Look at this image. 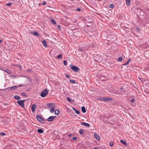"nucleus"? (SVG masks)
<instances>
[{
  "label": "nucleus",
  "mask_w": 149,
  "mask_h": 149,
  "mask_svg": "<svg viewBox=\"0 0 149 149\" xmlns=\"http://www.w3.org/2000/svg\"><path fill=\"white\" fill-rule=\"evenodd\" d=\"M31 33L32 34H33V35H34V36H39L38 33L37 32H36V31L34 32H32Z\"/></svg>",
  "instance_id": "17"
},
{
  "label": "nucleus",
  "mask_w": 149,
  "mask_h": 149,
  "mask_svg": "<svg viewBox=\"0 0 149 149\" xmlns=\"http://www.w3.org/2000/svg\"><path fill=\"white\" fill-rule=\"evenodd\" d=\"M94 149H98V148L95 147Z\"/></svg>",
  "instance_id": "50"
},
{
  "label": "nucleus",
  "mask_w": 149,
  "mask_h": 149,
  "mask_svg": "<svg viewBox=\"0 0 149 149\" xmlns=\"http://www.w3.org/2000/svg\"><path fill=\"white\" fill-rule=\"evenodd\" d=\"M98 100L100 101H110L112 100V99L109 97H100L98 98Z\"/></svg>",
  "instance_id": "4"
},
{
  "label": "nucleus",
  "mask_w": 149,
  "mask_h": 149,
  "mask_svg": "<svg viewBox=\"0 0 149 149\" xmlns=\"http://www.w3.org/2000/svg\"><path fill=\"white\" fill-rule=\"evenodd\" d=\"M10 87L7 88H6L5 90H6H6H7L8 91H9L10 90H15L17 89V86H12L10 87Z\"/></svg>",
  "instance_id": "6"
},
{
  "label": "nucleus",
  "mask_w": 149,
  "mask_h": 149,
  "mask_svg": "<svg viewBox=\"0 0 149 149\" xmlns=\"http://www.w3.org/2000/svg\"><path fill=\"white\" fill-rule=\"evenodd\" d=\"M113 7L114 5L113 4H111L109 5V7L110 8H113Z\"/></svg>",
  "instance_id": "28"
},
{
  "label": "nucleus",
  "mask_w": 149,
  "mask_h": 149,
  "mask_svg": "<svg viewBox=\"0 0 149 149\" xmlns=\"http://www.w3.org/2000/svg\"><path fill=\"white\" fill-rule=\"evenodd\" d=\"M120 142L125 145H127V143L126 141L124 139H121L120 140Z\"/></svg>",
  "instance_id": "11"
},
{
  "label": "nucleus",
  "mask_w": 149,
  "mask_h": 149,
  "mask_svg": "<svg viewBox=\"0 0 149 149\" xmlns=\"http://www.w3.org/2000/svg\"><path fill=\"white\" fill-rule=\"evenodd\" d=\"M54 107H52L51 109H50V111L51 113H53L54 112Z\"/></svg>",
  "instance_id": "24"
},
{
  "label": "nucleus",
  "mask_w": 149,
  "mask_h": 149,
  "mask_svg": "<svg viewBox=\"0 0 149 149\" xmlns=\"http://www.w3.org/2000/svg\"><path fill=\"white\" fill-rule=\"evenodd\" d=\"M11 5V3H7V6H10Z\"/></svg>",
  "instance_id": "41"
},
{
  "label": "nucleus",
  "mask_w": 149,
  "mask_h": 149,
  "mask_svg": "<svg viewBox=\"0 0 149 149\" xmlns=\"http://www.w3.org/2000/svg\"><path fill=\"white\" fill-rule=\"evenodd\" d=\"M65 77L68 79L70 78V77L68 74H65Z\"/></svg>",
  "instance_id": "32"
},
{
  "label": "nucleus",
  "mask_w": 149,
  "mask_h": 149,
  "mask_svg": "<svg viewBox=\"0 0 149 149\" xmlns=\"http://www.w3.org/2000/svg\"><path fill=\"white\" fill-rule=\"evenodd\" d=\"M60 113V112L58 110H56L55 111V114L58 115Z\"/></svg>",
  "instance_id": "22"
},
{
  "label": "nucleus",
  "mask_w": 149,
  "mask_h": 149,
  "mask_svg": "<svg viewBox=\"0 0 149 149\" xmlns=\"http://www.w3.org/2000/svg\"><path fill=\"white\" fill-rule=\"evenodd\" d=\"M51 21L54 24H56V22L55 21V20L54 19H52L51 20Z\"/></svg>",
  "instance_id": "26"
},
{
  "label": "nucleus",
  "mask_w": 149,
  "mask_h": 149,
  "mask_svg": "<svg viewBox=\"0 0 149 149\" xmlns=\"http://www.w3.org/2000/svg\"><path fill=\"white\" fill-rule=\"evenodd\" d=\"M123 88H120V89H119L118 90V92H119L120 94H122L123 93H124V92H122V91L123 90Z\"/></svg>",
  "instance_id": "12"
},
{
  "label": "nucleus",
  "mask_w": 149,
  "mask_h": 149,
  "mask_svg": "<svg viewBox=\"0 0 149 149\" xmlns=\"http://www.w3.org/2000/svg\"><path fill=\"white\" fill-rule=\"evenodd\" d=\"M23 86V84H21L17 86V87H22V86Z\"/></svg>",
  "instance_id": "36"
},
{
  "label": "nucleus",
  "mask_w": 149,
  "mask_h": 149,
  "mask_svg": "<svg viewBox=\"0 0 149 149\" xmlns=\"http://www.w3.org/2000/svg\"><path fill=\"white\" fill-rule=\"evenodd\" d=\"M135 99H131V102H134L135 101Z\"/></svg>",
  "instance_id": "40"
},
{
  "label": "nucleus",
  "mask_w": 149,
  "mask_h": 149,
  "mask_svg": "<svg viewBox=\"0 0 149 149\" xmlns=\"http://www.w3.org/2000/svg\"><path fill=\"white\" fill-rule=\"evenodd\" d=\"M36 118L38 120L42 123H43L45 120L43 119L40 116L36 115Z\"/></svg>",
  "instance_id": "5"
},
{
  "label": "nucleus",
  "mask_w": 149,
  "mask_h": 149,
  "mask_svg": "<svg viewBox=\"0 0 149 149\" xmlns=\"http://www.w3.org/2000/svg\"><path fill=\"white\" fill-rule=\"evenodd\" d=\"M78 50L79 52H82L83 51V49H78Z\"/></svg>",
  "instance_id": "37"
},
{
  "label": "nucleus",
  "mask_w": 149,
  "mask_h": 149,
  "mask_svg": "<svg viewBox=\"0 0 149 149\" xmlns=\"http://www.w3.org/2000/svg\"><path fill=\"white\" fill-rule=\"evenodd\" d=\"M67 100L70 102H71V99H70L69 97H68L67 99Z\"/></svg>",
  "instance_id": "35"
},
{
  "label": "nucleus",
  "mask_w": 149,
  "mask_h": 149,
  "mask_svg": "<svg viewBox=\"0 0 149 149\" xmlns=\"http://www.w3.org/2000/svg\"><path fill=\"white\" fill-rule=\"evenodd\" d=\"M0 134L2 136H5L6 135V134L4 132H1L0 133Z\"/></svg>",
  "instance_id": "34"
},
{
  "label": "nucleus",
  "mask_w": 149,
  "mask_h": 149,
  "mask_svg": "<svg viewBox=\"0 0 149 149\" xmlns=\"http://www.w3.org/2000/svg\"><path fill=\"white\" fill-rule=\"evenodd\" d=\"M71 69H72V70H73L74 71L77 72L78 71H79L80 70L79 68L77 67L76 66H73L72 65V66L71 67Z\"/></svg>",
  "instance_id": "3"
},
{
  "label": "nucleus",
  "mask_w": 149,
  "mask_h": 149,
  "mask_svg": "<svg viewBox=\"0 0 149 149\" xmlns=\"http://www.w3.org/2000/svg\"><path fill=\"white\" fill-rule=\"evenodd\" d=\"M130 1H131V0H126V5L127 6H128L130 5Z\"/></svg>",
  "instance_id": "18"
},
{
  "label": "nucleus",
  "mask_w": 149,
  "mask_h": 149,
  "mask_svg": "<svg viewBox=\"0 0 149 149\" xmlns=\"http://www.w3.org/2000/svg\"><path fill=\"white\" fill-rule=\"evenodd\" d=\"M56 117V116H52L49 117L47 119V120H47L49 122H51L53 121L54 119Z\"/></svg>",
  "instance_id": "7"
},
{
  "label": "nucleus",
  "mask_w": 149,
  "mask_h": 149,
  "mask_svg": "<svg viewBox=\"0 0 149 149\" xmlns=\"http://www.w3.org/2000/svg\"><path fill=\"white\" fill-rule=\"evenodd\" d=\"M122 60H123V58L122 57H119L118 58V61H121Z\"/></svg>",
  "instance_id": "27"
},
{
  "label": "nucleus",
  "mask_w": 149,
  "mask_h": 149,
  "mask_svg": "<svg viewBox=\"0 0 149 149\" xmlns=\"http://www.w3.org/2000/svg\"><path fill=\"white\" fill-rule=\"evenodd\" d=\"M42 43L44 47H46L47 46V42L45 40H43L42 41Z\"/></svg>",
  "instance_id": "13"
},
{
  "label": "nucleus",
  "mask_w": 149,
  "mask_h": 149,
  "mask_svg": "<svg viewBox=\"0 0 149 149\" xmlns=\"http://www.w3.org/2000/svg\"><path fill=\"white\" fill-rule=\"evenodd\" d=\"M131 61V58H130L128 59V60L127 61V62H128V63L130 62Z\"/></svg>",
  "instance_id": "38"
},
{
  "label": "nucleus",
  "mask_w": 149,
  "mask_h": 149,
  "mask_svg": "<svg viewBox=\"0 0 149 149\" xmlns=\"http://www.w3.org/2000/svg\"><path fill=\"white\" fill-rule=\"evenodd\" d=\"M72 139H73L74 140H77V138L76 137H73V138H72Z\"/></svg>",
  "instance_id": "43"
},
{
  "label": "nucleus",
  "mask_w": 149,
  "mask_h": 149,
  "mask_svg": "<svg viewBox=\"0 0 149 149\" xmlns=\"http://www.w3.org/2000/svg\"><path fill=\"white\" fill-rule=\"evenodd\" d=\"M48 94V91L47 89H44L40 93V96L42 97H46Z\"/></svg>",
  "instance_id": "1"
},
{
  "label": "nucleus",
  "mask_w": 149,
  "mask_h": 149,
  "mask_svg": "<svg viewBox=\"0 0 149 149\" xmlns=\"http://www.w3.org/2000/svg\"><path fill=\"white\" fill-rule=\"evenodd\" d=\"M81 110L82 111L83 113H85L86 112V111L85 109V107L84 106H82L81 107Z\"/></svg>",
  "instance_id": "15"
},
{
  "label": "nucleus",
  "mask_w": 149,
  "mask_h": 149,
  "mask_svg": "<svg viewBox=\"0 0 149 149\" xmlns=\"http://www.w3.org/2000/svg\"><path fill=\"white\" fill-rule=\"evenodd\" d=\"M64 65H67V61L66 60H64L63 61Z\"/></svg>",
  "instance_id": "29"
},
{
  "label": "nucleus",
  "mask_w": 149,
  "mask_h": 149,
  "mask_svg": "<svg viewBox=\"0 0 149 149\" xmlns=\"http://www.w3.org/2000/svg\"><path fill=\"white\" fill-rule=\"evenodd\" d=\"M139 79H141V78H139Z\"/></svg>",
  "instance_id": "52"
},
{
  "label": "nucleus",
  "mask_w": 149,
  "mask_h": 149,
  "mask_svg": "<svg viewBox=\"0 0 149 149\" xmlns=\"http://www.w3.org/2000/svg\"><path fill=\"white\" fill-rule=\"evenodd\" d=\"M37 131L39 133H42L44 131L41 129H39L37 130Z\"/></svg>",
  "instance_id": "16"
},
{
  "label": "nucleus",
  "mask_w": 149,
  "mask_h": 149,
  "mask_svg": "<svg viewBox=\"0 0 149 149\" xmlns=\"http://www.w3.org/2000/svg\"><path fill=\"white\" fill-rule=\"evenodd\" d=\"M0 42L1 43L2 42V40H0Z\"/></svg>",
  "instance_id": "48"
},
{
  "label": "nucleus",
  "mask_w": 149,
  "mask_h": 149,
  "mask_svg": "<svg viewBox=\"0 0 149 149\" xmlns=\"http://www.w3.org/2000/svg\"><path fill=\"white\" fill-rule=\"evenodd\" d=\"M148 133L149 134V132H148Z\"/></svg>",
  "instance_id": "53"
},
{
  "label": "nucleus",
  "mask_w": 149,
  "mask_h": 149,
  "mask_svg": "<svg viewBox=\"0 0 149 149\" xmlns=\"http://www.w3.org/2000/svg\"><path fill=\"white\" fill-rule=\"evenodd\" d=\"M72 109L76 113L78 114H79V112L77 109L74 108H73Z\"/></svg>",
  "instance_id": "14"
},
{
  "label": "nucleus",
  "mask_w": 149,
  "mask_h": 149,
  "mask_svg": "<svg viewBox=\"0 0 149 149\" xmlns=\"http://www.w3.org/2000/svg\"><path fill=\"white\" fill-rule=\"evenodd\" d=\"M77 10L78 11H79L81 10V9L79 8H77Z\"/></svg>",
  "instance_id": "44"
},
{
  "label": "nucleus",
  "mask_w": 149,
  "mask_h": 149,
  "mask_svg": "<svg viewBox=\"0 0 149 149\" xmlns=\"http://www.w3.org/2000/svg\"><path fill=\"white\" fill-rule=\"evenodd\" d=\"M74 0H71V1H74Z\"/></svg>",
  "instance_id": "51"
},
{
  "label": "nucleus",
  "mask_w": 149,
  "mask_h": 149,
  "mask_svg": "<svg viewBox=\"0 0 149 149\" xmlns=\"http://www.w3.org/2000/svg\"><path fill=\"white\" fill-rule=\"evenodd\" d=\"M25 100H18L17 102L19 105L22 107L23 108L24 107V102Z\"/></svg>",
  "instance_id": "2"
},
{
  "label": "nucleus",
  "mask_w": 149,
  "mask_h": 149,
  "mask_svg": "<svg viewBox=\"0 0 149 149\" xmlns=\"http://www.w3.org/2000/svg\"><path fill=\"white\" fill-rule=\"evenodd\" d=\"M14 98L16 100H18L20 99V97L19 96L15 95L14 97Z\"/></svg>",
  "instance_id": "21"
},
{
  "label": "nucleus",
  "mask_w": 149,
  "mask_h": 149,
  "mask_svg": "<svg viewBox=\"0 0 149 149\" xmlns=\"http://www.w3.org/2000/svg\"><path fill=\"white\" fill-rule=\"evenodd\" d=\"M53 103H48L47 104V106L48 107H51V106H53Z\"/></svg>",
  "instance_id": "19"
},
{
  "label": "nucleus",
  "mask_w": 149,
  "mask_h": 149,
  "mask_svg": "<svg viewBox=\"0 0 149 149\" xmlns=\"http://www.w3.org/2000/svg\"><path fill=\"white\" fill-rule=\"evenodd\" d=\"M4 105L6 106V105H7L8 104L6 103H4Z\"/></svg>",
  "instance_id": "46"
},
{
  "label": "nucleus",
  "mask_w": 149,
  "mask_h": 149,
  "mask_svg": "<svg viewBox=\"0 0 149 149\" xmlns=\"http://www.w3.org/2000/svg\"><path fill=\"white\" fill-rule=\"evenodd\" d=\"M81 124L82 125H83L85 126L89 127L90 126V125L89 124L85 122H81Z\"/></svg>",
  "instance_id": "10"
},
{
  "label": "nucleus",
  "mask_w": 149,
  "mask_h": 149,
  "mask_svg": "<svg viewBox=\"0 0 149 149\" xmlns=\"http://www.w3.org/2000/svg\"><path fill=\"white\" fill-rule=\"evenodd\" d=\"M69 81L70 83L73 84H75L76 83L75 81L74 80L70 79Z\"/></svg>",
  "instance_id": "20"
},
{
  "label": "nucleus",
  "mask_w": 149,
  "mask_h": 149,
  "mask_svg": "<svg viewBox=\"0 0 149 149\" xmlns=\"http://www.w3.org/2000/svg\"><path fill=\"white\" fill-rule=\"evenodd\" d=\"M8 70H5V71L7 73H8V72H7V71Z\"/></svg>",
  "instance_id": "49"
},
{
  "label": "nucleus",
  "mask_w": 149,
  "mask_h": 149,
  "mask_svg": "<svg viewBox=\"0 0 149 149\" xmlns=\"http://www.w3.org/2000/svg\"><path fill=\"white\" fill-rule=\"evenodd\" d=\"M61 56L62 55L61 54H60L58 56L57 58L58 59L59 58L61 57Z\"/></svg>",
  "instance_id": "33"
},
{
  "label": "nucleus",
  "mask_w": 149,
  "mask_h": 149,
  "mask_svg": "<svg viewBox=\"0 0 149 149\" xmlns=\"http://www.w3.org/2000/svg\"><path fill=\"white\" fill-rule=\"evenodd\" d=\"M136 30L137 31L139 32H140L141 31L139 27H137L136 28Z\"/></svg>",
  "instance_id": "31"
},
{
  "label": "nucleus",
  "mask_w": 149,
  "mask_h": 149,
  "mask_svg": "<svg viewBox=\"0 0 149 149\" xmlns=\"http://www.w3.org/2000/svg\"><path fill=\"white\" fill-rule=\"evenodd\" d=\"M21 95L25 97H27V94L24 93H21Z\"/></svg>",
  "instance_id": "25"
},
{
  "label": "nucleus",
  "mask_w": 149,
  "mask_h": 149,
  "mask_svg": "<svg viewBox=\"0 0 149 149\" xmlns=\"http://www.w3.org/2000/svg\"><path fill=\"white\" fill-rule=\"evenodd\" d=\"M58 28H60V29H61V27H60V26H59V25H58Z\"/></svg>",
  "instance_id": "47"
},
{
  "label": "nucleus",
  "mask_w": 149,
  "mask_h": 149,
  "mask_svg": "<svg viewBox=\"0 0 149 149\" xmlns=\"http://www.w3.org/2000/svg\"><path fill=\"white\" fill-rule=\"evenodd\" d=\"M42 4L43 5H45L46 4V2L45 1H44L43 2H42Z\"/></svg>",
  "instance_id": "39"
},
{
  "label": "nucleus",
  "mask_w": 149,
  "mask_h": 149,
  "mask_svg": "<svg viewBox=\"0 0 149 149\" xmlns=\"http://www.w3.org/2000/svg\"><path fill=\"white\" fill-rule=\"evenodd\" d=\"M83 129H81L79 130V132L80 134H82L84 133Z\"/></svg>",
  "instance_id": "23"
},
{
  "label": "nucleus",
  "mask_w": 149,
  "mask_h": 149,
  "mask_svg": "<svg viewBox=\"0 0 149 149\" xmlns=\"http://www.w3.org/2000/svg\"><path fill=\"white\" fill-rule=\"evenodd\" d=\"M128 64H129V63L128 62H127V63H125L123 64V65H124V66H125L126 65H127Z\"/></svg>",
  "instance_id": "42"
},
{
  "label": "nucleus",
  "mask_w": 149,
  "mask_h": 149,
  "mask_svg": "<svg viewBox=\"0 0 149 149\" xmlns=\"http://www.w3.org/2000/svg\"><path fill=\"white\" fill-rule=\"evenodd\" d=\"M72 135H71V134H69L68 135V136H69V137H70Z\"/></svg>",
  "instance_id": "45"
},
{
  "label": "nucleus",
  "mask_w": 149,
  "mask_h": 149,
  "mask_svg": "<svg viewBox=\"0 0 149 149\" xmlns=\"http://www.w3.org/2000/svg\"><path fill=\"white\" fill-rule=\"evenodd\" d=\"M109 144L110 146L111 147L113 145V143L111 142H109Z\"/></svg>",
  "instance_id": "30"
},
{
  "label": "nucleus",
  "mask_w": 149,
  "mask_h": 149,
  "mask_svg": "<svg viewBox=\"0 0 149 149\" xmlns=\"http://www.w3.org/2000/svg\"><path fill=\"white\" fill-rule=\"evenodd\" d=\"M36 107V104H33L31 107V109L33 112H34L35 111V109Z\"/></svg>",
  "instance_id": "8"
},
{
  "label": "nucleus",
  "mask_w": 149,
  "mask_h": 149,
  "mask_svg": "<svg viewBox=\"0 0 149 149\" xmlns=\"http://www.w3.org/2000/svg\"><path fill=\"white\" fill-rule=\"evenodd\" d=\"M94 136L95 139L97 140H99L100 139V136L96 133H94Z\"/></svg>",
  "instance_id": "9"
}]
</instances>
